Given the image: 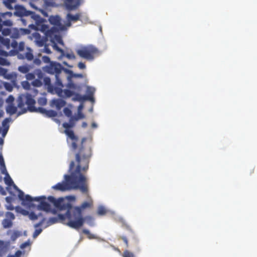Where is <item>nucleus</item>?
Returning <instances> with one entry per match:
<instances>
[{
  "label": "nucleus",
  "mask_w": 257,
  "mask_h": 257,
  "mask_svg": "<svg viewBox=\"0 0 257 257\" xmlns=\"http://www.w3.org/2000/svg\"><path fill=\"white\" fill-rule=\"evenodd\" d=\"M19 198L22 201V204L24 205H28L30 207L33 206H34L32 203L33 201H39L40 204L37 206L39 210H43L47 212H49L51 211V206L46 202V197L45 196L33 198L29 195H25L23 191H20Z\"/></svg>",
  "instance_id": "nucleus-7"
},
{
  "label": "nucleus",
  "mask_w": 257,
  "mask_h": 257,
  "mask_svg": "<svg viewBox=\"0 0 257 257\" xmlns=\"http://www.w3.org/2000/svg\"><path fill=\"white\" fill-rule=\"evenodd\" d=\"M12 47L14 49V50H17L18 46V44L16 41H14L11 44Z\"/></svg>",
  "instance_id": "nucleus-53"
},
{
  "label": "nucleus",
  "mask_w": 257,
  "mask_h": 257,
  "mask_svg": "<svg viewBox=\"0 0 257 257\" xmlns=\"http://www.w3.org/2000/svg\"><path fill=\"white\" fill-rule=\"evenodd\" d=\"M74 96L73 98V99L75 101H83V95H81L78 93H75L74 94Z\"/></svg>",
  "instance_id": "nucleus-29"
},
{
  "label": "nucleus",
  "mask_w": 257,
  "mask_h": 257,
  "mask_svg": "<svg viewBox=\"0 0 257 257\" xmlns=\"http://www.w3.org/2000/svg\"><path fill=\"white\" fill-rule=\"evenodd\" d=\"M0 169L2 174H5V175H6L7 174H9L7 172L5 163L3 164L0 165Z\"/></svg>",
  "instance_id": "nucleus-38"
},
{
  "label": "nucleus",
  "mask_w": 257,
  "mask_h": 257,
  "mask_svg": "<svg viewBox=\"0 0 257 257\" xmlns=\"http://www.w3.org/2000/svg\"><path fill=\"white\" fill-rule=\"evenodd\" d=\"M63 112L65 114V115L66 116H67V117H71L72 116V111L71 110H70V109H69V108L68 107H65L63 109Z\"/></svg>",
  "instance_id": "nucleus-33"
},
{
  "label": "nucleus",
  "mask_w": 257,
  "mask_h": 257,
  "mask_svg": "<svg viewBox=\"0 0 257 257\" xmlns=\"http://www.w3.org/2000/svg\"><path fill=\"white\" fill-rule=\"evenodd\" d=\"M66 57L69 59H74L75 58V55L73 54L67 53L66 54Z\"/></svg>",
  "instance_id": "nucleus-50"
},
{
  "label": "nucleus",
  "mask_w": 257,
  "mask_h": 257,
  "mask_svg": "<svg viewBox=\"0 0 257 257\" xmlns=\"http://www.w3.org/2000/svg\"><path fill=\"white\" fill-rule=\"evenodd\" d=\"M4 181L5 183L8 185V187H7V190L9 192L10 194H12V192L10 191V187L13 186L14 188L18 191V195L20 194V192L22 191L20 189L18 188V187L14 184L13 180L11 178L9 174H6L5 177L4 178Z\"/></svg>",
  "instance_id": "nucleus-16"
},
{
  "label": "nucleus",
  "mask_w": 257,
  "mask_h": 257,
  "mask_svg": "<svg viewBox=\"0 0 257 257\" xmlns=\"http://www.w3.org/2000/svg\"><path fill=\"white\" fill-rule=\"evenodd\" d=\"M22 86L23 87L26 89H29L30 88V83L27 81H23L22 83Z\"/></svg>",
  "instance_id": "nucleus-43"
},
{
  "label": "nucleus",
  "mask_w": 257,
  "mask_h": 257,
  "mask_svg": "<svg viewBox=\"0 0 257 257\" xmlns=\"http://www.w3.org/2000/svg\"><path fill=\"white\" fill-rule=\"evenodd\" d=\"M43 82L45 85H47L48 88L52 90L53 88V86L51 83V79L48 77H45L43 79Z\"/></svg>",
  "instance_id": "nucleus-27"
},
{
  "label": "nucleus",
  "mask_w": 257,
  "mask_h": 257,
  "mask_svg": "<svg viewBox=\"0 0 257 257\" xmlns=\"http://www.w3.org/2000/svg\"><path fill=\"white\" fill-rule=\"evenodd\" d=\"M38 102L40 105H45L47 103V99L45 98L41 97L38 99Z\"/></svg>",
  "instance_id": "nucleus-40"
},
{
  "label": "nucleus",
  "mask_w": 257,
  "mask_h": 257,
  "mask_svg": "<svg viewBox=\"0 0 257 257\" xmlns=\"http://www.w3.org/2000/svg\"><path fill=\"white\" fill-rule=\"evenodd\" d=\"M87 126V123L86 122H83L82 123V127L85 128Z\"/></svg>",
  "instance_id": "nucleus-64"
},
{
  "label": "nucleus",
  "mask_w": 257,
  "mask_h": 257,
  "mask_svg": "<svg viewBox=\"0 0 257 257\" xmlns=\"http://www.w3.org/2000/svg\"><path fill=\"white\" fill-rule=\"evenodd\" d=\"M66 218L68 219L67 217V212L65 214H59L57 217H50L49 219L48 223L49 225H51L57 223L58 222H60L63 224H67L68 222H66Z\"/></svg>",
  "instance_id": "nucleus-14"
},
{
  "label": "nucleus",
  "mask_w": 257,
  "mask_h": 257,
  "mask_svg": "<svg viewBox=\"0 0 257 257\" xmlns=\"http://www.w3.org/2000/svg\"><path fill=\"white\" fill-rule=\"evenodd\" d=\"M106 210L103 206H100L97 210V214L99 215H104L106 214Z\"/></svg>",
  "instance_id": "nucleus-30"
},
{
  "label": "nucleus",
  "mask_w": 257,
  "mask_h": 257,
  "mask_svg": "<svg viewBox=\"0 0 257 257\" xmlns=\"http://www.w3.org/2000/svg\"><path fill=\"white\" fill-rule=\"evenodd\" d=\"M34 60L33 63L35 65L39 66L41 64V61L39 58H35Z\"/></svg>",
  "instance_id": "nucleus-49"
},
{
  "label": "nucleus",
  "mask_w": 257,
  "mask_h": 257,
  "mask_svg": "<svg viewBox=\"0 0 257 257\" xmlns=\"http://www.w3.org/2000/svg\"><path fill=\"white\" fill-rule=\"evenodd\" d=\"M45 220H46V219L45 218H43L39 223L36 224L34 225V227L35 228H37V227L41 226L44 223V222H45Z\"/></svg>",
  "instance_id": "nucleus-48"
},
{
  "label": "nucleus",
  "mask_w": 257,
  "mask_h": 257,
  "mask_svg": "<svg viewBox=\"0 0 257 257\" xmlns=\"http://www.w3.org/2000/svg\"><path fill=\"white\" fill-rule=\"evenodd\" d=\"M44 51L47 54H50L51 53L50 49L46 46H45L44 48Z\"/></svg>",
  "instance_id": "nucleus-55"
},
{
  "label": "nucleus",
  "mask_w": 257,
  "mask_h": 257,
  "mask_svg": "<svg viewBox=\"0 0 257 257\" xmlns=\"http://www.w3.org/2000/svg\"><path fill=\"white\" fill-rule=\"evenodd\" d=\"M6 215L7 218L4 219L2 221V225L4 228H11L13 226L12 220L15 218V215L12 212H7Z\"/></svg>",
  "instance_id": "nucleus-13"
},
{
  "label": "nucleus",
  "mask_w": 257,
  "mask_h": 257,
  "mask_svg": "<svg viewBox=\"0 0 257 257\" xmlns=\"http://www.w3.org/2000/svg\"><path fill=\"white\" fill-rule=\"evenodd\" d=\"M17 100L18 107L21 109L18 113V115L25 113L27 111L40 112L49 117H55L57 115V112L53 110H46L41 107H36V101L31 94H22L18 97Z\"/></svg>",
  "instance_id": "nucleus-3"
},
{
  "label": "nucleus",
  "mask_w": 257,
  "mask_h": 257,
  "mask_svg": "<svg viewBox=\"0 0 257 257\" xmlns=\"http://www.w3.org/2000/svg\"><path fill=\"white\" fill-rule=\"evenodd\" d=\"M83 233H84L85 234L87 235L89 238H92V235L90 233V231L86 229H84L82 230Z\"/></svg>",
  "instance_id": "nucleus-46"
},
{
  "label": "nucleus",
  "mask_w": 257,
  "mask_h": 257,
  "mask_svg": "<svg viewBox=\"0 0 257 257\" xmlns=\"http://www.w3.org/2000/svg\"><path fill=\"white\" fill-rule=\"evenodd\" d=\"M41 215V214L39 215L36 214L34 212H31L30 213L29 217L31 220H35L38 219V216Z\"/></svg>",
  "instance_id": "nucleus-34"
},
{
  "label": "nucleus",
  "mask_w": 257,
  "mask_h": 257,
  "mask_svg": "<svg viewBox=\"0 0 257 257\" xmlns=\"http://www.w3.org/2000/svg\"><path fill=\"white\" fill-rule=\"evenodd\" d=\"M5 163L4 158L2 155L0 154V165Z\"/></svg>",
  "instance_id": "nucleus-62"
},
{
  "label": "nucleus",
  "mask_w": 257,
  "mask_h": 257,
  "mask_svg": "<svg viewBox=\"0 0 257 257\" xmlns=\"http://www.w3.org/2000/svg\"><path fill=\"white\" fill-rule=\"evenodd\" d=\"M80 17L81 15L79 13H77L75 15H72L70 13L68 14L67 15V19L68 22L66 24V28L71 26V22H77L79 20Z\"/></svg>",
  "instance_id": "nucleus-21"
},
{
  "label": "nucleus",
  "mask_w": 257,
  "mask_h": 257,
  "mask_svg": "<svg viewBox=\"0 0 257 257\" xmlns=\"http://www.w3.org/2000/svg\"><path fill=\"white\" fill-rule=\"evenodd\" d=\"M123 257H135L134 254L127 250H125L123 253Z\"/></svg>",
  "instance_id": "nucleus-39"
},
{
  "label": "nucleus",
  "mask_w": 257,
  "mask_h": 257,
  "mask_svg": "<svg viewBox=\"0 0 257 257\" xmlns=\"http://www.w3.org/2000/svg\"><path fill=\"white\" fill-rule=\"evenodd\" d=\"M35 74L37 75L38 79L41 80L43 78V73L40 70H36L35 71Z\"/></svg>",
  "instance_id": "nucleus-41"
},
{
  "label": "nucleus",
  "mask_w": 257,
  "mask_h": 257,
  "mask_svg": "<svg viewBox=\"0 0 257 257\" xmlns=\"http://www.w3.org/2000/svg\"><path fill=\"white\" fill-rule=\"evenodd\" d=\"M53 104L54 105L58 110H60L66 105V102L62 99H57L53 100Z\"/></svg>",
  "instance_id": "nucleus-23"
},
{
  "label": "nucleus",
  "mask_w": 257,
  "mask_h": 257,
  "mask_svg": "<svg viewBox=\"0 0 257 257\" xmlns=\"http://www.w3.org/2000/svg\"><path fill=\"white\" fill-rule=\"evenodd\" d=\"M42 82L41 81V80L40 79H35L33 82H32V85L34 86H36V87H40L42 85Z\"/></svg>",
  "instance_id": "nucleus-35"
},
{
  "label": "nucleus",
  "mask_w": 257,
  "mask_h": 257,
  "mask_svg": "<svg viewBox=\"0 0 257 257\" xmlns=\"http://www.w3.org/2000/svg\"><path fill=\"white\" fill-rule=\"evenodd\" d=\"M10 245V241H5L0 240V257H3L7 253Z\"/></svg>",
  "instance_id": "nucleus-19"
},
{
  "label": "nucleus",
  "mask_w": 257,
  "mask_h": 257,
  "mask_svg": "<svg viewBox=\"0 0 257 257\" xmlns=\"http://www.w3.org/2000/svg\"><path fill=\"white\" fill-rule=\"evenodd\" d=\"M76 121L74 116H71L69 122H64L62 124L65 128L64 133L67 137V144L72 151L75 153V158L77 160H79L80 158L90 159L92 155V149L90 146L85 144L86 138L83 137L80 139L73 131L70 130L75 126Z\"/></svg>",
  "instance_id": "nucleus-2"
},
{
  "label": "nucleus",
  "mask_w": 257,
  "mask_h": 257,
  "mask_svg": "<svg viewBox=\"0 0 257 257\" xmlns=\"http://www.w3.org/2000/svg\"><path fill=\"white\" fill-rule=\"evenodd\" d=\"M10 118H5L2 122V125L4 128H6V127H8L9 128V122H10Z\"/></svg>",
  "instance_id": "nucleus-37"
},
{
  "label": "nucleus",
  "mask_w": 257,
  "mask_h": 257,
  "mask_svg": "<svg viewBox=\"0 0 257 257\" xmlns=\"http://www.w3.org/2000/svg\"><path fill=\"white\" fill-rule=\"evenodd\" d=\"M0 194H2V195H6L7 194L6 191H5V189L1 185H0Z\"/></svg>",
  "instance_id": "nucleus-54"
},
{
  "label": "nucleus",
  "mask_w": 257,
  "mask_h": 257,
  "mask_svg": "<svg viewBox=\"0 0 257 257\" xmlns=\"http://www.w3.org/2000/svg\"><path fill=\"white\" fill-rule=\"evenodd\" d=\"M41 31L45 34V37L47 39H49L52 43L54 44V47L59 52L63 53L64 51L60 48L56 44L58 43L60 44L63 45V42L61 37L58 35L59 31H61L58 28L52 27L50 29L49 26L40 24Z\"/></svg>",
  "instance_id": "nucleus-6"
},
{
  "label": "nucleus",
  "mask_w": 257,
  "mask_h": 257,
  "mask_svg": "<svg viewBox=\"0 0 257 257\" xmlns=\"http://www.w3.org/2000/svg\"><path fill=\"white\" fill-rule=\"evenodd\" d=\"M7 112L11 115L15 114L17 111V108L13 104H9L6 108Z\"/></svg>",
  "instance_id": "nucleus-26"
},
{
  "label": "nucleus",
  "mask_w": 257,
  "mask_h": 257,
  "mask_svg": "<svg viewBox=\"0 0 257 257\" xmlns=\"http://www.w3.org/2000/svg\"><path fill=\"white\" fill-rule=\"evenodd\" d=\"M6 201H7V203H10H10H12V202L13 198H12V197H9V196H8V197H7L6 198Z\"/></svg>",
  "instance_id": "nucleus-57"
},
{
  "label": "nucleus",
  "mask_w": 257,
  "mask_h": 257,
  "mask_svg": "<svg viewBox=\"0 0 257 257\" xmlns=\"http://www.w3.org/2000/svg\"><path fill=\"white\" fill-rule=\"evenodd\" d=\"M4 86L5 88V89L8 90V91H12L13 90V85L10 84V83H8V82H5L4 83Z\"/></svg>",
  "instance_id": "nucleus-32"
},
{
  "label": "nucleus",
  "mask_w": 257,
  "mask_h": 257,
  "mask_svg": "<svg viewBox=\"0 0 257 257\" xmlns=\"http://www.w3.org/2000/svg\"><path fill=\"white\" fill-rule=\"evenodd\" d=\"M42 231V229L41 228L39 229H36L34 233H33V237H36L37 236H38Z\"/></svg>",
  "instance_id": "nucleus-44"
},
{
  "label": "nucleus",
  "mask_w": 257,
  "mask_h": 257,
  "mask_svg": "<svg viewBox=\"0 0 257 257\" xmlns=\"http://www.w3.org/2000/svg\"><path fill=\"white\" fill-rule=\"evenodd\" d=\"M34 36L36 39V42L39 46H43L45 44V40L41 38V35L38 33H35Z\"/></svg>",
  "instance_id": "nucleus-24"
},
{
  "label": "nucleus",
  "mask_w": 257,
  "mask_h": 257,
  "mask_svg": "<svg viewBox=\"0 0 257 257\" xmlns=\"http://www.w3.org/2000/svg\"><path fill=\"white\" fill-rule=\"evenodd\" d=\"M85 100H90L91 101H94V99L92 96V94H89L88 95H83V101Z\"/></svg>",
  "instance_id": "nucleus-31"
},
{
  "label": "nucleus",
  "mask_w": 257,
  "mask_h": 257,
  "mask_svg": "<svg viewBox=\"0 0 257 257\" xmlns=\"http://www.w3.org/2000/svg\"><path fill=\"white\" fill-rule=\"evenodd\" d=\"M42 60L45 63H50V64L48 66H46L45 71L51 74H55L56 78V81L55 83V89L61 90L64 87L62 81V71H63L65 74L69 75L68 78H70L73 76V72L71 70L64 68L58 62L50 61V59L48 56H43L42 57Z\"/></svg>",
  "instance_id": "nucleus-5"
},
{
  "label": "nucleus",
  "mask_w": 257,
  "mask_h": 257,
  "mask_svg": "<svg viewBox=\"0 0 257 257\" xmlns=\"http://www.w3.org/2000/svg\"><path fill=\"white\" fill-rule=\"evenodd\" d=\"M26 78L28 80H32L35 78V73H28L26 75Z\"/></svg>",
  "instance_id": "nucleus-36"
},
{
  "label": "nucleus",
  "mask_w": 257,
  "mask_h": 257,
  "mask_svg": "<svg viewBox=\"0 0 257 257\" xmlns=\"http://www.w3.org/2000/svg\"><path fill=\"white\" fill-rule=\"evenodd\" d=\"M31 66L29 65L25 64L19 66L18 69L19 71L23 74H27L30 71Z\"/></svg>",
  "instance_id": "nucleus-25"
},
{
  "label": "nucleus",
  "mask_w": 257,
  "mask_h": 257,
  "mask_svg": "<svg viewBox=\"0 0 257 257\" xmlns=\"http://www.w3.org/2000/svg\"><path fill=\"white\" fill-rule=\"evenodd\" d=\"M81 0H64L67 10L71 11L76 9L80 4Z\"/></svg>",
  "instance_id": "nucleus-17"
},
{
  "label": "nucleus",
  "mask_w": 257,
  "mask_h": 257,
  "mask_svg": "<svg viewBox=\"0 0 257 257\" xmlns=\"http://www.w3.org/2000/svg\"><path fill=\"white\" fill-rule=\"evenodd\" d=\"M0 75L3 76L7 79L11 80L14 84H15L17 77V75L16 73H8V71L7 69L0 67Z\"/></svg>",
  "instance_id": "nucleus-15"
},
{
  "label": "nucleus",
  "mask_w": 257,
  "mask_h": 257,
  "mask_svg": "<svg viewBox=\"0 0 257 257\" xmlns=\"http://www.w3.org/2000/svg\"><path fill=\"white\" fill-rule=\"evenodd\" d=\"M64 94L67 97H71L74 94V92L69 89H65L64 90Z\"/></svg>",
  "instance_id": "nucleus-42"
},
{
  "label": "nucleus",
  "mask_w": 257,
  "mask_h": 257,
  "mask_svg": "<svg viewBox=\"0 0 257 257\" xmlns=\"http://www.w3.org/2000/svg\"><path fill=\"white\" fill-rule=\"evenodd\" d=\"M18 58L19 59H26L28 61H32L34 59L33 51L30 48H27V52L23 54H18Z\"/></svg>",
  "instance_id": "nucleus-18"
},
{
  "label": "nucleus",
  "mask_w": 257,
  "mask_h": 257,
  "mask_svg": "<svg viewBox=\"0 0 257 257\" xmlns=\"http://www.w3.org/2000/svg\"><path fill=\"white\" fill-rule=\"evenodd\" d=\"M85 115L81 112H79L77 116H74L75 120H78L79 119L83 118Z\"/></svg>",
  "instance_id": "nucleus-45"
},
{
  "label": "nucleus",
  "mask_w": 257,
  "mask_h": 257,
  "mask_svg": "<svg viewBox=\"0 0 257 257\" xmlns=\"http://www.w3.org/2000/svg\"><path fill=\"white\" fill-rule=\"evenodd\" d=\"M68 221L67 225L69 227L79 229L86 222L90 226L94 225V218L89 215L83 217L82 214H80L79 209H76V215L73 217L68 218Z\"/></svg>",
  "instance_id": "nucleus-8"
},
{
  "label": "nucleus",
  "mask_w": 257,
  "mask_h": 257,
  "mask_svg": "<svg viewBox=\"0 0 257 257\" xmlns=\"http://www.w3.org/2000/svg\"><path fill=\"white\" fill-rule=\"evenodd\" d=\"M124 226L127 229L129 230L131 232V233H133V231L132 228L128 225L124 224Z\"/></svg>",
  "instance_id": "nucleus-61"
},
{
  "label": "nucleus",
  "mask_w": 257,
  "mask_h": 257,
  "mask_svg": "<svg viewBox=\"0 0 257 257\" xmlns=\"http://www.w3.org/2000/svg\"><path fill=\"white\" fill-rule=\"evenodd\" d=\"M88 200L83 202L80 206L73 207L71 203L66 201L63 198L56 199L52 196H48L47 199L49 202L53 203L54 206L59 210H67V217L70 218L76 215V209H79L80 214L82 210L86 208H91L93 205V200L91 197L87 194Z\"/></svg>",
  "instance_id": "nucleus-4"
},
{
  "label": "nucleus",
  "mask_w": 257,
  "mask_h": 257,
  "mask_svg": "<svg viewBox=\"0 0 257 257\" xmlns=\"http://www.w3.org/2000/svg\"><path fill=\"white\" fill-rule=\"evenodd\" d=\"M0 42L5 46L7 47L8 48H9L10 45V40L7 38H4L1 36H0Z\"/></svg>",
  "instance_id": "nucleus-28"
},
{
  "label": "nucleus",
  "mask_w": 257,
  "mask_h": 257,
  "mask_svg": "<svg viewBox=\"0 0 257 257\" xmlns=\"http://www.w3.org/2000/svg\"><path fill=\"white\" fill-rule=\"evenodd\" d=\"M11 12L0 13V32L4 36H9L11 33V27L13 25Z\"/></svg>",
  "instance_id": "nucleus-10"
},
{
  "label": "nucleus",
  "mask_w": 257,
  "mask_h": 257,
  "mask_svg": "<svg viewBox=\"0 0 257 257\" xmlns=\"http://www.w3.org/2000/svg\"><path fill=\"white\" fill-rule=\"evenodd\" d=\"M22 212L23 214H24L25 215H29L30 213L28 211H27L25 210H23Z\"/></svg>",
  "instance_id": "nucleus-63"
},
{
  "label": "nucleus",
  "mask_w": 257,
  "mask_h": 257,
  "mask_svg": "<svg viewBox=\"0 0 257 257\" xmlns=\"http://www.w3.org/2000/svg\"><path fill=\"white\" fill-rule=\"evenodd\" d=\"M75 166V163L74 161H71L70 164L69 170H72Z\"/></svg>",
  "instance_id": "nucleus-60"
},
{
  "label": "nucleus",
  "mask_w": 257,
  "mask_h": 257,
  "mask_svg": "<svg viewBox=\"0 0 257 257\" xmlns=\"http://www.w3.org/2000/svg\"><path fill=\"white\" fill-rule=\"evenodd\" d=\"M9 130V128L8 127H6V128H3L2 131V135L4 137L6 136V135L7 134L8 131Z\"/></svg>",
  "instance_id": "nucleus-56"
},
{
  "label": "nucleus",
  "mask_w": 257,
  "mask_h": 257,
  "mask_svg": "<svg viewBox=\"0 0 257 257\" xmlns=\"http://www.w3.org/2000/svg\"><path fill=\"white\" fill-rule=\"evenodd\" d=\"M10 55V52L8 53L4 50L0 45V56L7 57ZM0 65L3 66H9L10 63L6 59L0 57Z\"/></svg>",
  "instance_id": "nucleus-20"
},
{
  "label": "nucleus",
  "mask_w": 257,
  "mask_h": 257,
  "mask_svg": "<svg viewBox=\"0 0 257 257\" xmlns=\"http://www.w3.org/2000/svg\"><path fill=\"white\" fill-rule=\"evenodd\" d=\"M25 43L23 42H20L18 46V48L17 50H11L10 51V56H15L19 54H21L19 53V51H23L25 49Z\"/></svg>",
  "instance_id": "nucleus-22"
},
{
  "label": "nucleus",
  "mask_w": 257,
  "mask_h": 257,
  "mask_svg": "<svg viewBox=\"0 0 257 257\" xmlns=\"http://www.w3.org/2000/svg\"><path fill=\"white\" fill-rule=\"evenodd\" d=\"M21 254H22V252H21V251H20V250H17V251L15 252V254H14V256H16V257H20V256H21Z\"/></svg>",
  "instance_id": "nucleus-59"
},
{
  "label": "nucleus",
  "mask_w": 257,
  "mask_h": 257,
  "mask_svg": "<svg viewBox=\"0 0 257 257\" xmlns=\"http://www.w3.org/2000/svg\"><path fill=\"white\" fill-rule=\"evenodd\" d=\"M16 11L15 14L19 17L30 16L35 23V24L39 26L43 23V19L35 12L27 11L24 7L22 6H17L15 7Z\"/></svg>",
  "instance_id": "nucleus-11"
},
{
  "label": "nucleus",
  "mask_w": 257,
  "mask_h": 257,
  "mask_svg": "<svg viewBox=\"0 0 257 257\" xmlns=\"http://www.w3.org/2000/svg\"><path fill=\"white\" fill-rule=\"evenodd\" d=\"M89 159L80 158V159L75 161L77 166L75 171L71 175H65L64 178L65 181L58 183L52 187L56 190L64 191L71 189H80L84 193H88V187L85 184L86 179L81 173V171H85L88 170L89 163Z\"/></svg>",
  "instance_id": "nucleus-1"
},
{
  "label": "nucleus",
  "mask_w": 257,
  "mask_h": 257,
  "mask_svg": "<svg viewBox=\"0 0 257 257\" xmlns=\"http://www.w3.org/2000/svg\"><path fill=\"white\" fill-rule=\"evenodd\" d=\"M15 98L12 95H10L7 98V102L9 103H13Z\"/></svg>",
  "instance_id": "nucleus-51"
},
{
  "label": "nucleus",
  "mask_w": 257,
  "mask_h": 257,
  "mask_svg": "<svg viewBox=\"0 0 257 257\" xmlns=\"http://www.w3.org/2000/svg\"><path fill=\"white\" fill-rule=\"evenodd\" d=\"M15 2V0H7L6 2V5L8 8H12V7H9V4Z\"/></svg>",
  "instance_id": "nucleus-58"
},
{
  "label": "nucleus",
  "mask_w": 257,
  "mask_h": 257,
  "mask_svg": "<svg viewBox=\"0 0 257 257\" xmlns=\"http://www.w3.org/2000/svg\"><path fill=\"white\" fill-rule=\"evenodd\" d=\"M76 52L80 58L89 61H93L100 53L98 49L92 45L81 46Z\"/></svg>",
  "instance_id": "nucleus-9"
},
{
  "label": "nucleus",
  "mask_w": 257,
  "mask_h": 257,
  "mask_svg": "<svg viewBox=\"0 0 257 257\" xmlns=\"http://www.w3.org/2000/svg\"><path fill=\"white\" fill-rule=\"evenodd\" d=\"M49 21L51 24L54 25L53 27L58 28L61 31H64L66 29V26L62 24L61 18L58 16L50 17Z\"/></svg>",
  "instance_id": "nucleus-12"
},
{
  "label": "nucleus",
  "mask_w": 257,
  "mask_h": 257,
  "mask_svg": "<svg viewBox=\"0 0 257 257\" xmlns=\"http://www.w3.org/2000/svg\"><path fill=\"white\" fill-rule=\"evenodd\" d=\"M119 238L122 239L124 241L126 245V247H127L128 246V242L127 237L125 236H120Z\"/></svg>",
  "instance_id": "nucleus-47"
},
{
  "label": "nucleus",
  "mask_w": 257,
  "mask_h": 257,
  "mask_svg": "<svg viewBox=\"0 0 257 257\" xmlns=\"http://www.w3.org/2000/svg\"><path fill=\"white\" fill-rule=\"evenodd\" d=\"M78 66L80 69H84L86 68L85 64L82 62H79L78 64Z\"/></svg>",
  "instance_id": "nucleus-52"
}]
</instances>
